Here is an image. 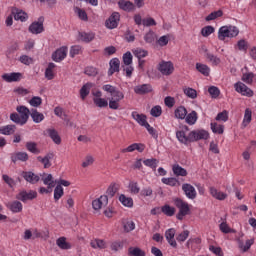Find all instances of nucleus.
Here are the masks:
<instances>
[{
    "label": "nucleus",
    "instance_id": "obj_50",
    "mask_svg": "<svg viewBox=\"0 0 256 256\" xmlns=\"http://www.w3.org/2000/svg\"><path fill=\"white\" fill-rule=\"evenodd\" d=\"M219 17H223L222 10L211 12L208 16H206L205 21H215V19H219Z\"/></svg>",
    "mask_w": 256,
    "mask_h": 256
},
{
    "label": "nucleus",
    "instance_id": "obj_48",
    "mask_svg": "<svg viewBox=\"0 0 256 256\" xmlns=\"http://www.w3.org/2000/svg\"><path fill=\"white\" fill-rule=\"evenodd\" d=\"M143 164L146 167H150V169H153V171H155V169H157V166L159 165V160L155 158H150V159L144 160Z\"/></svg>",
    "mask_w": 256,
    "mask_h": 256
},
{
    "label": "nucleus",
    "instance_id": "obj_14",
    "mask_svg": "<svg viewBox=\"0 0 256 256\" xmlns=\"http://www.w3.org/2000/svg\"><path fill=\"white\" fill-rule=\"evenodd\" d=\"M133 151H138V153H143L145 151V144L133 143L128 147L122 149L121 153H133Z\"/></svg>",
    "mask_w": 256,
    "mask_h": 256
},
{
    "label": "nucleus",
    "instance_id": "obj_28",
    "mask_svg": "<svg viewBox=\"0 0 256 256\" xmlns=\"http://www.w3.org/2000/svg\"><path fill=\"white\" fill-rule=\"evenodd\" d=\"M92 88H93V83H91V82H87L86 84H84L81 87L80 97L83 101H85V99H87V96L89 95V93H91Z\"/></svg>",
    "mask_w": 256,
    "mask_h": 256
},
{
    "label": "nucleus",
    "instance_id": "obj_21",
    "mask_svg": "<svg viewBox=\"0 0 256 256\" xmlns=\"http://www.w3.org/2000/svg\"><path fill=\"white\" fill-rule=\"evenodd\" d=\"M151 91H153L151 84H142L134 88V93H136V95H145L147 93H151Z\"/></svg>",
    "mask_w": 256,
    "mask_h": 256
},
{
    "label": "nucleus",
    "instance_id": "obj_24",
    "mask_svg": "<svg viewBox=\"0 0 256 256\" xmlns=\"http://www.w3.org/2000/svg\"><path fill=\"white\" fill-rule=\"evenodd\" d=\"M210 195L218 201H225L227 199V193L217 190L215 187L209 188Z\"/></svg>",
    "mask_w": 256,
    "mask_h": 256
},
{
    "label": "nucleus",
    "instance_id": "obj_63",
    "mask_svg": "<svg viewBox=\"0 0 256 256\" xmlns=\"http://www.w3.org/2000/svg\"><path fill=\"white\" fill-rule=\"evenodd\" d=\"M162 113L163 109L159 105L152 107L150 111V115H152V117H161Z\"/></svg>",
    "mask_w": 256,
    "mask_h": 256
},
{
    "label": "nucleus",
    "instance_id": "obj_15",
    "mask_svg": "<svg viewBox=\"0 0 256 256\" xmlns=\"http://www.w3.org/2000/svg\"><path fill=\"white\" fill-rule=\"evenodd\" d=\"M175 233H177V231L174 228H170L165 231V237L170 247L177 249V241L175 240Z\"/></svg>",
    "mask_w": 256,
    "mask_h": 256
},
{
    "label": "nucleus",
    "instance_id": "obj_56",
    "mask_svg": "<svg viewBox=\"0 0 256 256\" xmlns=\"http://www.w3.org/2000/svg\"><path fill=\"white\" fill-rule=\"evenodd\" d=\"M43 103V99L39 96H34L29 100V105H31V107H41Z\"/></svg>",
    "mask_w": 256,
    "mask_h": 256
},
{
    "label": "nucleus",
    "instance_id": "obj_29",
    "mask_svg": "<svg viewBox=\"0 0 256 256\" xmlns=\"http://www.w3.org/2000/svg\"><path fill=\"white\" fill-rule=\"evenodd\" d=\"M196 70L204 77H209V75H211V68L207 66V64L196 63Z\"/></svg>",
    "mask_w": 256,
    "mask_h": 256
},
{
    "label": "nucleus",
    "instance_id": "obj_13",
    "mask_svg": "<svg viewBox=\"0 0 256 256\" xmlns=\"http://www.w3.org/2000/svg\"><path fill=\"white\" fill-rule=\"evenodd\" d=\"M65 57H67V47L65 46L60 47L52 54V59L56 63H61Z\"/></svg>",
    "mask_w": 256,
    "mask_h": 256
},
{
    "label": "nucleus",
    "instance_id": "obj_30",
    "mask_svg": "<svg viewBox=\"0 0 256 256\" xmlns=\"http://www.w3.org/2000/svg\"><path fill=\"white\" fill-rule=\"evenodd\" d=\"M30 117L32 118L34 123H41L42 121L45 120V115L37 111V109H32L30 111Z\"/></svg>",
    "mask_w": 256,
    "mask_h": 256
},
{
    "label": "nucleus",
    "instance_id": "obj_57",
    "mask_svg": "<svg viewBox=\"0 0 256 256\" xmlns=\"http://www.w3.org/2000/svg\"><path fill=\"white\" fill-rule=\"evenodd\" d=\"M215 33V28L213 26H206L201 29L202 37H209V35H213Z\"/></svg>",
    "mask_w": 256,
    "mask_h": 256
},
{
    "label": "nucleus",
    "instance_id": "obj_60",
    "mask_svg": "<svg viewBox=\"0 0 256 256\" xmlns=\"http://www.w3.org/2000/svg\"><path fill=\"white\" fill-rule=\"evenodd\" d=\"M236 47L238 51H247V49H249V44L245 39H241L237 42Z\"/></svg>",
    "mask_w": 256,
    "mask_h": 256
},
{
    "label": "nucleus",
    "instance_id": "obj_10",
    "mask_svg": "<svg viewBox=\"0 0 256 256\" xmlns=\"http://www.w3.org/2000/svg\"><path fill=\"white\" fill-rule=\"evenodd\" d=\"M109 203V197L102 195L98 199L92 201V208L94 211H100L102 207H107Z\"/></svg>",
    "mask_w": 256,
    "mask_h": 256
},
{
    "label": "nucleus",
    "instance_id": "obj_3",
    "mask_svg": "<svg viewBox=\"0 0 256 256\" xmlns=\"http://www.w3.org/2000/svg\"><path fill=\"white\" fill-rule=\"evenodd\" d=\"M174 205L179 211L177 214V219H179V221H183V218L191 213V206H189V203L183 201L181 198H175Z\"/></svg>",
    "mask_w": 256,
    "mask_h": 256
},
{
    "label": "nucleus",
    "instance_id": "obj_11",
    "mask_svg": "<svg viewBox=\"0 0 256 256\" xmlns=\"http://www.w3.org/2000/svg\"><path fill=\"white\" fill-rule=\"evenodd\" d=\"M16 198L19 199V201H22L23 203H25V201H31L33 199H37V192L34 190H30L28 192L22 191L17 194Z\"/></svg>",
    "mask_w": 256,
    "mask_h": 256
},
{
    "label": "nucleus",
    "instance_id": "obj_62",
    "mask_svg": "<svg viewBox=\"0 0 256 256\" xmlns=\"http://www.w3.org/2000/svg\"><path fill=\"white\" fill-rule=\"evenodd\" d=\"M124 231L126 233H131V231H135V222L133 220H128L124 223Z\"/></svg>",
    "mask_w": 256,
    "mask_h": 256
},
{
    "label": "nucleus",
    "instance_id": "obj_19",
    "mask_svg": "<svg viewBox=\"0 0 256 256\" xmlns=\"http://www.w3.org/2000/svg\"><path fill=\"white\" fill-rule=\"evenodd\" d=\"M22 177L27 181V183H31L35 185V183H39L41 177L33 172H22Z\"/></svg>",
    "mask_w": 256,
    "mask_h": 256
},
{
    "label": "nucleus",
    "instance_id": "obj_8",
    "mask_svg": "<svg viewBox=\"0 0 256 256\" xmlns=\"http://www.w3.org/2000/svg\"><path fill=\"white\" fill-rule=\"evenodd\" d=\"M202 51L205 53V58L207 59L208 63H211L213 67H217V65H221V58L207 50V47L202 46Z\"/></svg>",
    "mask_w": 256,
    "mask_h": 256
},
{
    "label": "nucleus",
    "instance_id": "obj_37",
    "mask_svg": "<svg viewBox=\"0 0 256 256\" xmlns=\"http://www.w3.org/2000/svg\"><path fill=\"white\" fill-rule=\"evenodd\" d=\"M79 39L80 41H83L84 43H91L93 39H95V34L93 32H80L79 33Z\"/></svg>",
    "mask_w": 256,
    "mask_h": 256
},
{
    "label": "nucleus",
    "instance_id": "obj_64",
    "mask_svg": "<svg viewBox=\"0 0 256 256\" xmlns=\"http://www.w3.org/2000/svg\"><path fill=\"white\" fill-rule=\"evenodd\" d=\"M10 119L13 121V123H16L17 125H25L21 116L17 113L10 114Z\"/></svg>",
    "mask_w": 256,
    "mask_h": 256
},
{
    "label": "nucleus",
    "instance_id": "obj_44",
    "mask_svg": "<svg viewBox=\"0 0 256 256\" xmlns=\"http://www.w3.org/2000/svg\"><path fill=\"white\" fill-rule=\"evenodd\" d=\"M56 245L60 248V249H71V244H69V242H67V238L65 237H60L56 240Z\"/></svg>",
    "mask_w": 256,
    "mask_h": 256
},
{
    "label": "nucleus",
    "instance_id": "obj_32",
    "mask_svg": "<svg viewBox=\"0 0 256 256\" xmlns=\"http://www.w3.org/2000/svg\"><path fill=\"white\" fill-rule=\"evenodd\" d=\"M51 159H53V155L52 154H47L44 157H42V156H38L37 157V161L42 163L44 169H49V167H51Z\"/></svg>",
    "mask_w": 256,
    "mask_h": 256
},
{
    "label": "nucleus",
    "instance_id": "obj_36",
    "mask_svg": "<svg viewBox=\"0 0 256 256\" xmlns=\"http://www.w3.org/2000/svg\"><path fill=\"white\" fill-rule=\"evenodd\" d=\"M172 171L176 177H187V170L181 167L179 164H175L172 167Z\"/></svg>",
    "mask_w": 256,
    "mask_h": 256
},
{
    "label": "nucleus",
    "instance_id": "obj_51",
    "mask_svg": "<svg viewBox=\"0 0 256 256\" xmlns=\"http://www.w3.org/2000/svg\"><path fill=\"white\" fill-rule=\"evenodd\" d=\"M162 183H164V185H169L170 187H177V185H179V180H177V178H162Z\"/></svg>",
    "mask_w": 256,
    "mask_h": 256
},
{
    "label": "nucleus",
    "instance_id": "obj_2",
    "mask_svg": "<svg viewBox=\"0 0 256 256\" xmlns=\"http://www.w3.org/2000/svg\"><path fill=\"white\" fill-rule=\"evenodd\" d=\"M239 35V28L233 25L221 26L218 30L219 41H225L226 39H234Z\"/></svg>",
    "mask_w": 256,
    "mask_h": 256
},
{
    "label": "nucleus",
    "instance_id": "obj_7",
    "mask_svg": "<svg viewBox=\"0 0 256 256\" xmlns=\"http://www.w3.org/2000/svg\"><path fill=\"white\" fill-rule=\"evenodd\" d=\"M120 19L121 15L118 12H113L105 22L107 29H117Z\"/></svg>",
    "mask_w": 256,
    "mask_h": 256
},
{
    "label": "nucleus",
    "instance_id": "obj_54",
    "mask_svg": "<svg viewBox=\"0 0 256 256\" xmlns=\"http://www.w3.org/2000/svg\"><path fill=\"white\" fill-rule=\"evenodd\" d=\"M74 12L76 13V15H78L79 19H81V21H89V17L87 16V12H85V10L76 7L74 8Z\"/></svg>",
    "mask_w": 256,
    "mask_h": 256
},
{
    "label": "nucleus",
    "instance_id": "obj_52",
    "mask_svg": "<svg viewBox=\"0 0 256 256\" xmlns=\"http://www.w3.org/2000/svg\"><path fill=\"white\" fill-rule=\"evenodd\" d=\"M183 91L186 97H188L189 99H197V90L191 87H186L183 89Z\"/></svg>",
    "mask_w": 256,
    "mask_h": 256
},
{
    "label": "nucleus",
    "instance_id": "obj_42",
    "mask_svg": "<svg viewBox=\"0 0 256 256\" xmlns=\"http://www.w3.org/2000/svg\"><path fill=\"white\" fill-rule=\"evenodd\" d=\"M210 127L212 132L216 133L217 135H223L225 131V126L218 124L217 122H211Z\"/></svg>",
    "mask_w": 256,
    "mask_h": 256
},
{
    "label": "nucleus",
    "instance_id": "obj_59",
    "mask_svg": "<svg viewBox=\"0 0 256 256\" xmlns=\"http://www.w3.org/2000/svg\"><path fill=\"white\" fill-rule=\"evenodd\" d=\"M26 149L30 151V153H34L35 155H38L39 153V149L37 148V143L35 142H27Z\"/></svg>",
    "mask_w": 256,
    "mask_h": 256
},
{
    "label": "nucleus",
    "instance_id": "obj_45",
    "mask_svg": "<svg viewBox=\"0 0 256 256\" xmlns=\"http://www.w3.org/2000/svg\"><path fill=\"white\" fill-rule=\"evenodd\" d=\"M128 188L132 195H139V193H141V187H139V183L135 181L130 182Z\"/></svg>",
    "mask_w": 256,
    "mask_h": 256
},
{
    "label": "nucleus",
    "instance_id": "obj_47",
    "mask_svg": "<svg viewBox=\"0 0 256 256\" xmlns=\"http://www.w3.org/2000/svg\"><path fill=\"white\" fill-rule=\"evenodd\" d=\"M161 211L167 217H173V215H175V207L170 206L169 204L162 206Z\"/></svg>",
    "mask_w": 256,
    "mask_h": 256
},
{
    "label": "nucleus",
    "instance_id": "obj_49",
    "mask_svg": "<svg viewBox=\"0 0 256 256\" xmlns=\"http://www.w3.org/2000/svg\"><path fill=\"white\" fill-rule=\"evenodd\" d=\"M128 255L129 256H145V251H143L139 247H130L128 248Z\"/></svg>",
    "mask_w": 256,
    "mask_h": 256
},
{
    "label": "nucleus",
    "instance_id": "obj_58",
    "mask_svg": "<svg viewBox=\"0 0 256 256\" xmlns=\"http://www.w3.org/2000/svg\"><path fill=\"white\" fill-rule=\"evenodd\" d=\"M95 163V158L92 155H87L82 162V167L85 169L87 167H91Z\"/></svg>",
    "mask_w": 256,
    "mask_h": 256
},
{
    "label": "nucleus",
    "instance_id": "obj_43",
    "mask_svg": "<svg viewBox=\"0 0 256 256\" xmlns=\"http://www.w3.org/2000/svg\"><path fill=\"white\" fill-rule=\"evenodd\" d=\"M132 53L137 59H145L149 55V52L142 48H136L132 50Z\"/></svg>",
    "mask_w": 256,
    "mask_h": 256
},
{
    "label": "nucleus",
    "instance_id": "obj_53",
    "mask_svg": "<svg viewBox=\"0 0 256 256\" xmlns=\"http://www.w3.org/2000/svg\"><path fill=\"white\" fill-rule=\"evenodd\" d=\"M63 195H65V191L63 190L61 185H56L54 189V201H59V199H61Z\"/></svg>",
    "mask_w": 256,
    "mask_h": 256
},
{
    "label": "nucleus",
    "instance_id": "obj_1",
    "mask_svg": "<svg viewBox=\"0 0 256 256\" xmlns=\"http://www.w3.org/2000/svg\"><path fill=\"white\" fill-rule=\"evenodd\" d=\"M102 90L107 93L110 97L107 99L105 98H93V103L96 107L103 109L109 106V109L113 111H117L121 108V101L125 99V93H123L117 86H113L111 84H106L102 86Z\"/></svg>",
    "mask_w": 256,
    "mask_h": 256
},
{
    "label": "nucleus",
    "instance_id": "obj_33",
    "mask_svg": "<svg viewBox=\"0 0 256 256\" xmlns=\"http://www.w3.org/2000/svg\"><path fill=\"white\" fill-rule=\"evenodd\" d=\"M119 201L123 205V207H127L128 209L133 208V198L127 197L125 194H121L119 196Z\"/></svg>",
    "mask_w": 256,
    "mask_h": 256
},
{
    "label": "nucleus",
    "instance_id": "obj_38",
    "mask_svg": "<svg viewBox=\"0 0 256 256\" xmlns=\"http://www.w3.org/2000/svg\"><path fill=\"white\" fill-rule=\"evenodd\" d=\"M174 115L176 119H185V117H187V108H185L184 106L177 107L174 111Z\"/></svg>",
    "mask_w": 256,
    "mask_h": 256
},
{
    "label": "nucleus",
    "instance_id": "obj_31",
    "mask_svg": "<svg viewBox=\"0 0 256 256\" xmlns=\"http://www.w3.org/2000/svg\"><path fill=\"white\" fill-rule=\"evenodd\" d=\"M109 65H110V69L108 73L109 75H113V73H118L121 62L119 61V58H113L110 60Z\"/></svg>",
    "mask_w": 256,
    "mask_h": 256
},
{
    "label": "nucleus",
    "instance_id": "obj_9",
    "mask_svg": "<svg viewBox=\"0 0 256 256\" xmlns=\"http://www.w3.org/2000/svg\"><path fill=\"white\" fill-rule=\"evenodd\" d=\"M3 81L6 83H17L23 79V73L20 72H12V73H5L2 75Z\"/></svg>",
    "mask_w": 256,
    "mask_h": 256
},
{
    "label": "nucleus",
    "instance_id": "obj_55",
    "mask_svg": "<svg viewBox=\"0 0 256 256\" xmlns=\"http://www.w3.org/2000/svg\"><path fill=\"white\" fill-rule=\"evenodd\" d=\"M251 119H252L251 109L247 108L245 110V114H244V118H243V122H242L243 127H247V125H249V123H251Z\"/></svg>",
    "mask_w": 256,
    "mask_h": 256
},
{
    "label": "nucleus",
    "instance_id": "obj_40",
    "mask_svg": "<svg viewBox=\"0 0 256 256\" xmlns=\"http://www.w3.org/2000/svg\"><path fill=\"white\" fill-rule=\"evenodd\" d=\"M42 177V181L44 183V185H47L48 187H55V180H53V175L51 174H43L41 175Z\"/></svg>",
    "mask_w": 256,
    "mask_h": 256
},
{
    "label": "nucleus",
    "instance_id": "obj_23",
    "mask_svg": "<svg viewBox=\"0 0 256 256\" xmlns=\"http://www.w3.org/2000/svg\"><path fill=\"white\" fill-rule=\"evenodd\" d=\"M132 119L137 122L138 125H141V127H146L149 122H147V116L144 114H139L137 112H132Z\"/></svg>",
    "mask_w": 256,
    "mask_h": 256
},
{
    "label": "nucleus",
    "instance_id": "obj_27",
    "mask_svg": "<svg viewBox=\"0 0 256 256\" xmlns=\"http://www.w3.org/2000/svg\"><path fill=\"white\" fill-rule=\"evenodd\" d=\"M57 65L55 63L51 62L48 64L46 70H45V77L48 81H52V79H55V69Z\"/></svg>",
    "mask_w": 256,
    "mask_h": 256
},
{
    "label": "nucleus",
    "instance_id": "obj_26",
    "mask_svg": "<svg viewBox=\"0 0 256 256\" xmlns=\"http://www.w3.org/2000/svg\"><path fill=\"white\" fill-rule=\"evenodd\" d=\"M7 207L12 213H21L23 211V204L17 200L8 203Z\"/></svg>",
    "mask_w": 256,
    "mask_h": 256
},
{
    "label": "nucleus",
    "instance_id": "obj_34",
    "mask_svg": "<svg viewBox=\"0 0 256 256\" xmlns=\"http://www.w3.org/2000/svg\"><path fill=\"white\" fill-rule=\"evenodd\" d=\"M184 119L188 125H195L199 119V116L197 115V112L193 110L189 114H186Z\"/></svg>",
    "mask_w": 256,
    "mask_h": 256
},
{
    "label": "nucleus",
    "instance_id": "obj_39",
    "mask_svg": "<svg viewBox=\"0 0 256 256\" xmlns=\"http://www.w3.org/2000/svg\"><path fill=\"white\" fill-rule=\"evenodd\" d=\"M48 135L56 145H61V136L59 135V132H57V130L49 129Z\"/></svg>",
    "mask_w": 256,
    "mask_h": 256
},
{
    "label": "nucleus",
    "instance_id": "obj_46",
    "mask_svg": "<svg viewBox=\"0 0 256 256\" xmlns=\"http://www.w3.org/2000/svg\"><path fill=\"white\" fill-rule=\"evenodd\" d=\"M15 133V125H6L0 127L1 135H13Z\"/></svg>",
    "mask_w": 256,
    "mask_h": 256
},
{
    "label": "nucleus",
    "instance_id": "obj_25",
    "mask_svg": "<svg viewBox=\"0 0 256 256\" xmlns=\"http://www.w3.org/2000/svg\"><path fill=\"white\" fill-rule=\"evenodd\" d=\"M29 155L26 152H15L11 154L12 163H17V161H28Z\"/></svg>",
    "mask_w": 256,
    "mask_h": 256
},
{
    "label": "nucleus",
    "instance_id": "obj_17",
    "mask_svg": "<svg viewBox=\"0 0 256 256\" xmlns=\"http://www.w3.org/2000/svg\"><path fill=\"white\" fill-rule=\"evenodd\" d=\"M29 31L33 35H39L40 33H43V31H44L43 20L40 18L38 22H33L29 26Z\"/></svg>",
    "mask_w": 256,
    "mask_h": 256
},
{
    "label": "nucleus",
    "instance_id": "obj_35",
    "mask_svg": "<svg viewBox=\"0 0 256 256\" xmlns=\"http://www.w3.org/2000/svg\"><path fill=\"white\" fill-rule=\"evenodd\" d=\"M14 19L15 21H21L23 23L29 19V15H27L26 12L21 9H16L14 12Z\"/></svg>",
    "mask_w": 256,
    "mask_h": 256
},
{
    "label": "nucleus",
    "instance_id": "obj_5",
    "mask_svg": "<svg viewBox=\"0 0 256 256\" xmlns=\"http://www.w3.org/2000/svg\"><path fill=\"white\" fill-rule=\"evenodd\" d=\"M209 139V132L204 129L193 130L190 132L191 143L195 141H207Z\"/></svg>",
    "mask_w": 256,
    "mask_h": 256
},
{
    "label": "nucleus",
    "instance_id": "obj_20",
    "mask_svg": "<svg viewBox=\"0 0 256 256\" xmlns=\"http://www.w3.org/2000/svg\"><path fill=\"white\" fill-rule=\"evenodd\" d=\"M16 111L19 113L23 123H27L29 121V115H31V111L26 106H18Z\"/></svg>",
    "mask_w": 256,
    "mask_h": 256
},
{
    "label": "nucleus",
    "instance_id": "obj_61",
    "mask_svg": "<svg viewBox=\"0 0 256 256\" xmlns=\"http://www.w3.org/2000/svg\"><path fill=\"white\" fill-rule=\"evenodd\" d=\"M140 195L141 197H153V188L151 186L142 188Z\"/></svg>",
    "mask_w": 256,
    "mask_h": 256
},
{
    "label": "nucleus",
    "instance_id": "obj_6",
    "mask_svg": "<svg viewBox=\"0 0 256 256\" xmlns=\"http://www.w3.org/2000/svg\"><path fill=\"white\" fill-rule=\"evenodd\" d=\"M234 89L237 93H240V95H243V97H253V90L247 87V85H245L243 82L235 83Z\"/></svg>",
    "mask_w": 256,
    "mask_h": 256
},
{
    "label": "nucleus",
    "instance_id": "obj_4",
    "mask_svg": "<svg viewBox=\"0 0 256 256\" xmlns=\"http://www.w3.org/2000/svg\"><path fill=\"white\" fill-rule=\"evenodd\" d=\"M157 69L161 75L165 77H169V75H173L175 73V65L171 61L162 60L158 65Z\"/></svg>",
    "mask_w": 256,
    "mask_h": 256
},
{
    "label": "nucleus",
    "instance_id": "obj_16",
    "mask_svg": "<svg viewBox=\"0 0 256 256\" xmlns=\"http://www.w3.org/2000/svg\"><path fill=\"white\" fill-rule=\"evenodd\" d=\"M182 191H184L188 199H195L197 197V190H195V187L189 183L182 185Z\"/></svg>",
    "mask_w": 256,
    "mask_h": 256
},
{
    "label": "nucleus",
    "instance_id": "obj_41",
    "mask_svg": "<svg viewBox=\"0 0 256 256\" xmlns=\"http://www.w3.org/2000/svg\"><path fill=\"white\" fill-rule=\"evenodd\" d=\"M90 245L93 249H106L107 248V243L105 242V240H101V239L92 240Z\"/></svg>",
    "mask_w": 256,
    "mask_h": 256
},
{
    "label": "nucleus",
    "instance_id": "obj_18",
    "mask_svg": "<svg viewBox=\"0 0 256 256\" xmlns=\"http://www.w3.org/2000/svg\"><path fill=\"white\" fill-rule=\"evenodd\" d=\"M118 7H120L122 11H126L127 13H131L136 9V6L133 4V2L127 0H120L118 2Z\"/></svg>",
    "mask_w": 256,
    "mask_h": 256
},
{
    "label": "nucleus",
    "instance_id": "obj_22",
    "mask_svg": "<svg viewBox=\"0 0 256 256\" xmlns=\"http://www.w3.org/2000/svg\"><path fill=\"white\" fill-rule=\"evenodd\" d=\"M254 243H255L254 238L246 240L245 243H243V240H241L240 238L238 239V247L242 251V253H247V251H249V249H251V246Z\"/></svg>",
    "mask_w": 256,
    "mask_h": 256
},
{
    "label": "nucleus",
    "instance_id": "obj_12",
    "mask_svg": "<svg viewBox=\"0 0 256 256\" xmlns=\"http://www.w3.org/2000/svg\"><path fill=\"white\" fill-rule=\"evenodd\" d=\"M176 139L183 145H189L191 143V132L187 135V131L178 130L176 131Z\"/></svg>",
    "mask_w": 256,
    "mask_h": 256
}]
</instances>
